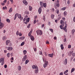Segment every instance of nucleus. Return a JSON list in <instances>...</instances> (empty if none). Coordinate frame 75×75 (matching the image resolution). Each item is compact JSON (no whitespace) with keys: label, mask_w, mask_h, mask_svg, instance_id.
Masks as SVG:
<instances>
[{"label":"nucleus","mask_w":75,"mask_h":75,"mask_svg":"<svg viewBox=\"0 0 75 75\" xmlns=\"http://www.w3.org/2000/svg\"><path fill=\"white\" fill-rule=\"evenodd\" d=\"M67 12L64 11V15L65 17H66L67 16Z\"/></svg>","instance_id":"a878e982"},{"label":"nucleus","mask_w":75,"mask_h":75,"mask_svg":"<svg viewBox=\"0 0 75 75\" xmlns=\"http://www.w3.org/2000/svg\"><path fill=\"white\" fill-rule=\"evenodd\" d=\"M73 21L75 22V16L73 18Z\"/></svg>","instance_id":"052dcab7"},{"label":"nucleus","mask_w":75,"mask_h":75,"mask_svg":"<svg viewBox=\"0 0 75 75\" xmlns=\"http://www.w3.org/2000/svg\"><path fill=\"white\" fill-rule=\"evenodd\" d=\"M65 7H64V8H62V10H63V11H64L65 10Z\"/></svg>","instance_id":"a19ab883"},{"label":"nucleus","mask_w":75,"mask_h":75,"mask_svg":"<svg viewBox=\"0 0 75 75\" xmlns=\"http://www.w3.org/2000/svg\"><path fill=\"white\" fill-rule=\"evenodd\" d=\"M23 3L25 5V6H27V5L28 4V2H27V1H26V0H25L24 1H23Z\"/></svg>","instance_id":"39448f33"},{"label":"nucleus","mask_w":75,"mask_h":75,"mask_svg":"<svg viewBox=\"0 0 75 75\" xmlns=\"http://www.w3.org/2000/svg\"><path fill=\"white\" fill-rule=\"evenodd\" d=\"M43 19L44 20V21L45 20V16H43Z\"/></svg>","instance_id":"de8ad7c7"},{"label":"nucleus","mask_w":75,"mask_h":75,"mask_svg":"<svg viewBox=\"0 0 75 75\" xmlns=\"http://www.w3.org/2000/svg\"><path fill=\"white\" fill-rule=\"evenodd\" d=\"M48 64V62H46L45 63L43 64L44 68H46L47 66V64Z\"/></svg>","instance_id":"423d86ee"},{"label":"nucleus","mask_w":75,"mask_h":75,"mask_svg":"<svg viewBox=\"0 0 75 75\" xmlns=\"http://www.w3.org/2000/svg\"><path fill=\"white\" fill-rule=\"evenodd\" d=\"M30 25H31L30 24H29L28 25L27 27V28H30Z\"/></svg>","instance_id":"79ce46f5"},{"label":"nucleus","mask_w":75,"mask_h":75,"mask_svg":"<svg viewBox=\"0 0 75 75\" xmlns=\"http://www.w3.org/2000/svg\"><path fill=\"white\" fill-rule=\"evenodd\" d=\"M63 30L64 31H65L66 32V33L67 32V26H65L64 28H63Z\"/></svg>","instance_id":"dca6fc26"},{"label":"nucleus","mask_w":75,"mask_h":75,"mask_svg":"<svg viewBox=\"0 0 75 75\" xmlns=\"http://www.w3.org/2000/svg\"><path fill=\"white\" fill-rule=\"evenodd\" d=\"M60 23L64 27V21H60Z\"/></svg>","instance_id":"4468645a"},{"label":"nucleus","mask_w":75,"mask_h":75,"mask_svg":"<svg viewBox=\"0 0 75 75\" xmlns=\"http://www.w3.org/2000/svg\"><path fill=\"white\" fill-rule=\"evenodd\" d=\"M8 44L9 46H11V43H10V40H7L6 41V45H8Z\"/></svg>","instance_id":"20e7f679"},{"label":"nucleus","mask_w":75,"mask_h":75,"mask_svg":"<svg viewBox=\"0 0 75 75\" xmlns=\"http://www.w3.org/2000/svg\"><path fill=\"white\" fill-rule=\"evenodd\" d=\"M40 4L41 6V8L43 7V4H44V3H42V2L40 1Z\"/></svg>","instance_id":"6ab92c4d"},{"label":"nucleus","mask_w":75,"mask_h":75,"mask_svg":"<svg viewBox=\"0 0 75 75\" xmlns=\"http://www.w3.org/2000/svg\"><path fill=\"white\" fill-rule=\"evenodd\" d=\"M50 30L52 33H53V29H50Z\"/></svg>","instance_id":"3c124183"},{"label":"nucleus","mask_w":75,"mask_h":75,"mask_svg":"<svg viewBox=\"0 0 75 75\" xmlns=\"http://www.w3.org/2000/svg\"><path fill=\"white\" fill-rule=\"evenodd\" d=\"M7 66L6 64L4 66V67L5 68H7Z\"/></svg>","instance_id":"8fccbe9b"},{"label":"nucleus","mask_w":75,"mask_h":75,"mask_svg":"<svg viewBox=\"0 0 75 75\" xmlns=\"http://www.w3.org/2000/svg\"><path fill=\"white\" fill-rule=\"evenodd\" d=\"M72 56H73V57H74V56H75V53H73L72 54Z\"/></svg>","instance_id":"6e6d98bb"},{"label":"nucleus","mask_w":75,"mask_h":75,"mask_svg":"<svg viewBox=\"0 0 75 75\" xmlns=\"http://www.w3.org/2000/svg\"><path fill=\"white\" fill-rule=\"evenodd\" d=\"M37 35H41L42 34V31L41 30H37L36 31Z\"/></svg>","instance_id":"f257e3e1"},{"label":"nucleus","mask_w":75,"mask_h":75,"mask_svg":"<svg viewBox=\"0 0 75 75\" xmlns=\"http://www.w3.org/2000/svg\"><path fill=\"white\" fill-rule=\"evenodd\" d=\"M37 67L38 68V67H36L35 65H33L32 66V68L33 69H36Z\"/></svg>","instance_id":"f3484780"},{"label":"nucleus","mask_w":75,"mask_h":75,"mask_svg":"<svg viewBox=\"0 0 75 75\" xmlns=\"http://www.w3.org/2000/svg\"><path fill=\"white\" fill-rule=\"evenodd\" d=\"M19 36H21V35H22V34H21V33L20 32L19 33V34H18Z\"/></svg>","instance_id":"37998d69"},{"label":"nucleus","mask_w":75,"mask_h":75,"mask_svg":"<svg viewBox=\"0 0 75 75\" xmlns=\"http://www.w3.org/2000/svg\"><path fill=\"white\" fill-rule=\"evenodd\" d=\"M27 55H25L24 57L22 59V61H23V62H24V61H25V60L27 59Z\"/></svg>","instance_id":"6e6552de"},{"label":"nucleus","mask_w":75,"mask_h":75,"mask_svg":"<svg viewBox=\"0 0 75 75\" xmlns=\"http://www.w3.org/2000/svg\"><path fill=\"white\" fill-rule=\"evenodd\" d=\"M32 33H33V30H31L28 33V35L29 37H31V34H32Z\"/></svg>","instance_id":"9d476101"},{"label":"nucleus","mask_w":75,"mask_h":75,"mask_svg":"<svg viewBox=\"0 0 75 75\" xmlns=\"http://www.w3.org/2000/svg\"><path fill=\"white\" fill-rule=\"evenodd\" d=\"M23 54L25 55L27 54V51L26 50H24L23 51Z\"/></svg>","instance_id":"393cba45"},{"label":"nucleus","mask_w":75,"mask_h":75,"mask_svg":"<svg viewBox=\"0 0 75 75\" xmlns=\"http://www.w3.org/2000/svg\"><path fill=\"white\" fill-rule=\"evenodd\" d=\"M57 14H59V10L57 9Z\"/></svg>","instance_id":"a18cd8bd"},{"label":"nucleus","mask_w":75,"mask_h":75,"mask_svg":"<svg viewBox=\"0 0 75 75\" xmlns=\"http://www.w3.org/2000/svg\"><path fill=\"white\" fill-rule=\"evenodd\" d=\"M34 50L35 51H37V50L36 49V48H33Z\"/></svg>","instance_id":"69168bd1"},{"label":"nucleus","mask_w":75,"mask_h":75,"mask_svg":"<svg viewBox=\"0 0 75 75\" xmlns=\"http://www.w3.org/2000/svg\"><path fill=\"white\" fill-rule=\"evenodd\" d=\"M4 26V24L1 22V18L0 17V29H1V28H3Z\"/></svg>","instance_id":"7ed1b4c3"},{"label":"nucleus","mask_w":75,"mask_h":75,"mask_svg":"<svg viewBox=\"0 0 75 75\" xmlns=\"http://www.w3.org/2000/svg\"><path fill=\"white\" fill-rule=\"evenodd\" d=\"M25 38V37H22L20 38V39H21V40H24V39Z\"/></svg>","instance_id":"c9c22d12"},{"label":"nucleus","mask_w":75,"mask_h":75,"mask_svg":"<svg viewBox=\"0 0 75 75\" xmlns=\"http://www.w3.org/2000/svg\"><path fill=\"white\" fill-rule=\"evenodd\" d=\"M4 4H4V3H1V5H2V6H4Z\"/></svg>","instance_id":"bf43d9fd"},{"label":"nucleus","mask_w":75,"mask_h":75,"mask_svg":"<svg viewBox=\"0 0 75 75\" xmlns=\"http://www.w3.org/2000/svg\"><path fill=\"white\" fill-rule=\"evenodd\" d=\"M67 41V39L65 38L64 40V42H66V41Z\"/></svg>","instance_id":"e2e57ef3"},{"label":"nucleus","mask_w":75,"mask_h":75,"mask_svg":"<svg viewBox=\"0 0 75 75\" xmlns=\"http://www.w3.org/2000/svg\"><path fill=\"white\" fill-rule=\"evenodd\" d=\"M54 40H57V37L55 36L54 38Z\"/></svg>","instance_id":"4d7b16f0"},{"label":"nucleus","mask_w":75,"mask_h":75,"mask_svg":"<svg viewBox=\"0 0 75 75\" xmlns=\"http://www.w3.org/2000/svg\"><path fill=\"white\" fill-rule=\"evenodd\" d=\"M6 21L7 22H8V23H10V19H6Z\"/></svg>","instance_id":"ea45409f"},{"label":"nucleus","mask_w":75,"mask_h":75,"mask_svg":"<svg viewBox=\"0 0 75 75\" xmlns=\"http://www.w3.org/2000/svg\"><path fill=\"white\" fill-rule=\"evenodd\" d=\"M43 6L44 7H45V8H46V7H47V3H44Z\"/></svg>","instance_id":"a211bd4d"},{"label":"nucleus","mask_w":75,"mask_h":75,"mask_svg":"<svg viewBox=\"0 0 75 75\" xmlns=\"http://www.w3.org/2000/svg\"><path fill=\"white\" fill-rule=\"evenodd\" d=\"M24 44H25V42H22L21 44V46H23V45H24Z\"/></svg>","instance_id":"4c0bfd02"},{"label":"nucleus","mask_w":75,"mask_h":75,"mask_svg":"<svg viewBox=\"0 0 75 75\" xmlns=\"http://www.w3.org/2000/svg\"><path fill=\"white\" fill-rule=\"evenodd\" d=\"M7 50H9V51H11L13 50V48L12 47H6V48H7Z\"/></svg>","instance_id":"1a4fd4ad"},{"label":"nucleus","mask_w":75,"mask_h":75,"mask_svg":"<svg viewBox=\"0 0 75 75\" xmlns=\"http://www.w3.org/2000/svg\"><path fill=\"white\" fill-rule=\"evenodd\" d=\"M39 53H40V55H42V52L40 51Z\"/></svg>","instance_id":"c03bdc74"},{"label":"nucleus","mask_w":75,"mask_h":75,"mask_svg":"<svg viewBox=\"0 0 75 75\" xmlns=\"http://www.w3.org/2000/svg\"><path fill=\"white\" fill-rule=\"evenodd\" d=\"M38 11L39 14L41 13V12L42 11V8H41V7H40L38 9Z\"/></svg>","instance_id":"0eeeda50"},{"label":"nucleus","mask_w":75,"mask_h":75,"mask_svg":"<svg viewBox=\"0 0 75 75\" xmlns=\"http://www.w3.org/2000/svg\"><path fill=\"white\" fill-rule=\"evenodd\" d=\"M37 68L36 69L35 71V72L36 74H37L38 72V67H36Z\"/></svg>","instance_id":"9b49d317"},{"label":"nucleus","mask_w":75,"mask_h":75,"mask_svg":"<svg viewBox=\"0 0 75 75\" xmlns=\"http://www.w3.org/2000/svg\"><path fill=\"white\" fill-rule=\"evenodd\" d=\"M6 1H7V0H5L3 1V3H6Z\"/></svg>","instance_id":"5fc2aeb1"},{"label":"nucleus","mask_w":75,"mask_h":75,"mask_svg":"<svg viewBox=\"0 0 75 75\" xmlns=\"http://www.w3.org/2000/svg\"><path fill=\"white\" fill-rule=\"evenodd\" d=\"M36 22H37L36 21V20H34V22H33L34 24H35V23H36Z\"/></svg>","instance_id":"09e8293b"},{"label":"nucleus","mask_w":75,"mask_h":75,"mask_svg":"<svg viewBox=\"0 0 75 75\" xmlns=\"http://www.w3.org/2000/svg\"><path fill=\"white\" fill-rule=\"evenodd\" d=\"M67 59H65L64 61V63L65 64V65H67Z\"/></svg>","instance_id":"2eb2a0df"},{"label":"nucleus","mask_w":75,"mask_h":75,"mask_svg":"<svg viewBox=\"0 0 75 75\" xmlns=\"http://www.w3.org/2000/svg\"><path fill=\"white\" fill-rule=\"evenodd\" d=\"M73 52V51H72V52H70V55H69V56H71V55H72V53Z\"/></svg>","instance_id":"13d9d810"},{"label":"nucleus","mask_w":75,"mask_h":75,"mask_svg":"<svg viewBox=\"0 0 75 75\" xmlns=\"http://www.w3.org/2000/svg\"><path fill=\"white\" fill-rule=\"evenodd\" d=\"M16 34L17 35H18L19 34V33H18V31H17Z\"/></svg>","instance_id":"49530a36"},{"label":"nucleus","mask_w":75,"mask_h":75,"mask_svg":"<svg viewBox=\"0 0 75 75\" xmlns=\"http://www.w3.org/2000/svg\"><path fill=\"white\" fill-rule=\"evenodd\" d=\"M18 18H21V15L20 14H18Z\"/></svg>","instance_id":"b1692460"},{"label":"nucleus","mask_w":75,"mask_h":75,"mask_svg":"<svg viewBox=\"0 0 75 75\" xmlns=\"http://www.w3.org/2000/svg\"><path fill=\"white\" fill-rule=\"evenodd\" d=\"M71 45H69L68 46V48H71Z\"/></svg>","instance_id":"603ef678"},{"label":"nucleus","mask_w":75,"mask_h":75,"mask_svg":"<svg viewBox=\"0 0 75 75\" xmlns=\"http://www.w3.org/2000/svg\"><path fill=\"white\" fill-rule=\"evenodd\" d=\"M17 15H18V13H16L15 14L14 17V20H16V18H17Z\"/></svg>","instance_id":"cd10ccee"},{"label":"nucleus","mask_w":75,"mask_h":75,"mask_svg":"<svg viewBox=\"0 0 75 75\" xmlns=\"http://www.w3.org/2000/svg\"><path fill=\"white\" fill-rule=\"evenodd\" d=\"M2 65H3L4 64V58H2L0 59V63H1Z\"/></svg>","instance_id":"f03ea898"},{"label":"nucleus","mask_w":75,"mask_h":75,"mask_svg":"<svg viewBox=\"0 0 75 75\" xmlns=\"http://www.w3.org/2000/svg\"><path fill=\"white\" fill-rule=\"evenodd\" d=\"M11 57H13V53L12 52L11 54Z\"/></svg>","instance_id":"864d4df0"},{"label":"nucleus","mask_w":75,"mask_h":75,"mask_svg":"<svg viewBox=\"0 0 75 75\" xmlns=\"http://www.w3.org/2000/svg\"><path fill=\"white\" fill-rule=\"evenodd\" d=\"M56 6L57 7H59V4L58 3H56Z\"/></svg>","instance_id":"58836bf2"},{"label":"nucleus","mask_w":75,"mask_h":75,"mask_svg":"<svg viewBox=\"0 0 75 75\" xmlns=\"http://www.w3.org/2000/svg\"><path fill=\"white\" fill-rule=\"evenodd\" d=\"M61 50H64V46H63V44H62L61 45Z\"/></svg>","instance_id":"bb28decb"},{"label":"nucleus","mask_w":75,"mask_h":75,"mask_svg":"<svg viewBox=\"0 0 75 75\" xmlns=\"http://www.w3.org/2000/svg\"><path fill=\"white\" fill-rule=\"evenodd\" d=\"M12 11H13V9H12V8H10L9 9V13H11Z\"/></svg>","instance_id":"2f4dec72"},{"label":"nucleus","mask_w":75,"mask_h":75,"mask_svg":"<svg viewBox=\"0 0 75 75\" xmlns=\"http://www.w3.org/2000/svg\"><path fill=\"white\" fill-rule=\"evenodd\" d=\"M55 16H54V15L52 14L51 15V18H52V19H53V18H54Z\"/></svg>","instance_id":"72a5a7b5"},{"label":"nucleus","mask_w":75,"mask_h":75,"mask_svg":"<svg viewBox=\"0 0 75 75\" xmlns=\"http://www.w3.org/2000/svg\"><path fill=\"white\" fill-rule=\"evenodd\" d=\"M30 38L32 41H34V38L32 35H31L30 36Z\"/></svg>","instance_id":"ddd939ff"},{"label":"nucleus","mask_w":75,"mask_h":75,"mask_svg":"<svg viewBox=\"0 0 75 75\" xmlns=\"http://www.w3.org/2000/svg\"><path fill=\"white\" fill-rule=\"evenodd\" d=\"M6 39H7V38H6V36H4L3 37V40H6Z\"/></svg>","instance_id":"e433bc0d"},{"label":"nucleus","mask_w":75,"mask_h":75,"mask_svg":"<svg viewBox=\"0 0 75 75\" xmlns=\"http://www.w3.org/2000/svg\"><path fill=\"white\" fill-rule=\"evenodd\" d=\"M62 20H64V21H65V18H63Z\"/></svg>","instance_id":"0e129e2a"},{"label":"nucleus","mask_w":75,"mask_h":75,"mask_svg":"<svg viewBox=\"0 0 75 75\" xmlns=\"http://www.w3.org/2000/svg\"><path fill=\"white\" fill-rule=\"evenodd\" d=\"M59 75H63V72L60 73Z\"/></svg>","instance_id":"680f3d73"},{"label":"nucleus","mask_w":75,"mask_h":75,"mask_svg":"<svg viewBox=\"0 0 75 75\" xmlns=\"http://www.w3.org/2000/svg\"><path fill=\"white\" fill-rule=\"evenodd\" d=\"M75 29H73L72 30H71V33L72 34H74V33H75Z\"/></svg>","instance_id":"4be33fe9"},{"label":"nucleus","mask_w":75,"mask_h":75,"mask_svg":"<svg viewBox=\"0 0 75 75\" xmlns=\"http://www.w3.org/2000/svg\"><path fill=\"white\" fill-rule=\"evenodd\" d=\"M63 26H62V25H60L59 26L60 28V29H61V30H63Z\"/></svg>","instance_id":"473e14b6"},{"label":"nucleus","mask_w":75,"mask_h":75,"mask_svg":"<svg viewBox=\"0 0 75 75\" xmlns=\"http://www.w3.org/2000/svg\"><path fill=\"white\" fill-rule=\"evenodd\" d=\"M57 3H59V1L57 0V1L56 4Z\"/></svg>","instance_id":"774afa93"},{"label":"nucleus","mask_w":75,"mask_h":75,"mask_svg":"<svg viewBox=\"0 0 75 75\" xmlns=\"http://www.w3.org/2000/svg\"><path fill=\"white\" fill-rule=\"evenodd\" d=\"M7 56L8 58H9L10 56V53H8V54H7Z\"/></svg>","instance_id":"7c9ffc66"},{"label":"nucleus","mask_w":75,"mask_h":75,"mask_svg":"<svg viewBox=\"0 0 75 75\" xmlns=\"http://www.w3.org/2000/svg\"><path fill=\"white\" fill-rule=\"evenodd\" d=\"M17 68L18 71H20L21 69V67L20 66H18Z\"/></svg>","instance_id":"f8f14e48"},{"label":"nucleus","mask_w":75,"mask_h":75,"mask_svg":"<svg viewBox=\"0 0 75 75\" xmlns=\"http://www.w3.org/2000/svg\"><path fill=\"white\" fill-rule=\"evenodd\" d=\"M29 9H30V11H31V10H32V9H33V8L31 7V6H29Z\"/></svg>","instance_id":"5701e85b"},{"label":"nucleus","mask_w":75,"mask_h":75,"mask_svg":"<svg viewBox=\"0 0 75 75\" xmlns=\"http://www.w3.org/2000/svg\"><path fill=\"white\" fill-rule=\"evenodd\" d=\"M28 16H26L25 18L23 19V21H25V20H26V18H28Z\"/></svg>","instance_id":"c85d7f7f"},{"label":"nucleus","mask_w":75,"mask_h":75,"mask_svg":"<svg viewBox=\"0 0 75 75\" xmlns=\"http://www.w3.org/2000/svg\"><path fill=\"white\" fill-rule=\"evenodd\" d=\"M26 18V21L28 23V22L30 21V18Z\"/></svg>","instance_id":"aec40b11"},{"label":"nucleus","mask_w":75,"mask_h":75,"mask_svg":"<svg viewBox=\"0 0 75 75\" xmlns=\"http://www.w3.org/2000/svg\"><path fill=\"white\" fill-rule=\"evenodd\" d=\"M46 44H50V42H49V41H47L46 42Z\"/></svg>","instance_id":"338daca9"},{"label":"nucleus","mask_w":75,"mask_h":75,"mask_svg":"<svg viewBox=\"0 0 75 75\" xmlns=\"http://www.w3.org/2000/svg\"><path fill=\"white\" fill-rule=\"evenodd\" d=\"M74 71H75V68H72L71 69V73L73 72H74Z\"/></svg>","instance_id":"c756f323"},{"label":"nucleus","mask_w":75,"mask_h":75,"mask_svg":"<svg viewBox=\"0 0 75 75\" xmlns=\"http://www.w3.org/2000/svg\"><path fill=\"white\" fill-rule=\"evenodd\" d=\"M53 56V54H48V56L51 57V58H52V57H53V56Z\"/></svg>","instance_id":"412c9836"},{"label":"nucleus","mask_w":75,"mask_h":75,"mask_svg":"<svg viewBox=\"0 0 75 75\" xmlns=\"http://www.w3.org/2000/svg\"><path fill=\"white\" fill-rule=\"evenodd\" d=\"M29 62V61L28 60H26L25 62V64H27Z\"/></svg>","instance_id":"f704fd0d"}]
</instances>
